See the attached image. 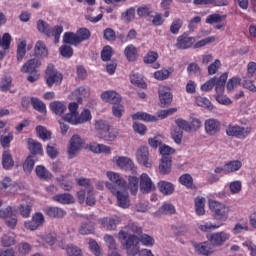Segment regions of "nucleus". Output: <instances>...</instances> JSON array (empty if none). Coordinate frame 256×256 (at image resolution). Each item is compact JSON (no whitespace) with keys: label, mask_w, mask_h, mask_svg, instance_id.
Here are the masks:
<instances>
[{"label":"nucleus","mask_w":256,"mask_h":256,"mask_svg":"<svg viewBox=\"0 0 256 256\" xmlns=\"http://www.w3.org/2000/svg\"><path fill=\"white\" fill-rule=\"evenodd\" d=\"M111 127L105 120H98L94 124V128L98 137L102 136Z\"/></svg>","instance_id":"a19ab883"},{"label":"nucleus","mask_w":256,"mask_h":256,"mask_svg":"<svg viewBox=\"0 0 256 256\" xmlns=\"http://www.w3.org/2000/svg\"><path fill=\"white\" fill-rule=\"evenodd\" d=\"M83 147V139L81 136L75 134L70 139V145L68 147V158L74 159L77 155V152Z\"/></svg>","instance_id":"ddd939ff"},{"label":"nucleus","mask_w":256,"mask_h":256,"mask_svg":"<svg viewBox=\"0 0 256 256\" xmlns=\"http://www.w3.org/2000/svg\"><path fill=\"white\" fill-rule=\"evenodd\" d=\"M66 253L68 256H83L81 249L73 244H70L66 247Z\"/></svg>","instance_id":"774afa93"},{"label":"nucleus","mask_w":256,"mask_h":256,"mask_svg":"<svg viewBox=\"0 0 256 256\" xmlns=\"http://www.w3.org/2000/svg\"><path fill=\"white\" fill-rule=\"evenodd\" d=\"M111 57H113V47L110 45L104 46L101 51L102 61H111Z\"/></svg>","instance_id":"052dcab7"},{"label":"nucleus","mask_w":256,"mask_h":256,"mask_svg":"<svg viewBox=\"0 0 256 256\" xmlns=\"http://www.w3.org/2000/svg\"><path fill=\"white\" fill-rule=\"evenodd\" d=\"M243 231H249V222L246 219H239L238 223L235 224L234 228L232 229V233L234 235H239V233H243Z\"/></svg>","instance_id":"f704fd0d"},{"label":"nucleus","mask_w":256,"mask_h":256,"mask_svg":"<svg viewBox=\"0 0 256 256\" xmlns=\"http://www.w3.org/2000/svg\"><path fill=\"white\" fill-rule=\"evenodd\" d=\"M91 39V30L85 27L79 28L76 33L65 32L63 35V43L65 45H73L78 47L84 41H89Z\"/></svg>","instance_id":"f03ea898"},{"label":"nucleus","mask_w":256,"mask_h":256,"mask_svg":"<svg viewBox=\"0 0 256 256\" xmlns=\"http://www.w3.org/2000/svg\"><path fill=\"white\" fill-rule=\"evenodd\" d=\"M35 55L38 57H47L49 55V50H47V46L45 45V42L38 40L35 44Z\"/></svg>","instance_id":"c9c22d12"},{"label":"nucleus","mask_w":256,"mask_h":256,"mask_svg":"<svg viewBox=\"0 0 256 256\" xmlns=\"http://www.w3.org/2000/svg\"><path fill=\"white\" fill-rule=\"evenodd\" d=\"M153 190V181L147 173H143L140 176V191L142 193H151Z\"/></svg>","instance_id":"5701e85b"},{"label":"nucleus","mask_w":256,"mask_h":256,"mask_svg":"<svg viewBox=\"0 0 256 256\" xmlns=\"http://www.w3.org/2000/svg\"><path fill=\"white\" fill-rule=\"evenodd\" d=\"M194 203L196 214L203 215L205 213V197L197 196Z\"/></svg>","instance_id":"c03bdc74"},{"label":"nucleus","mask_w":256,"mask_h":256,"mask_svg":"<svg viewBox=\"0 0 256 256\" xmlns=\"http://www.w3.org/2000/svg\"><path fill=\"white\" fill-rule=\"evenodd\" d=\"M68 109H69L70 113H67L66 115H64L62 117V119H63V121L70 123L71 122L70 115H72V119H74L75 116L79 113V112H77V109H79V104L77 102H71L68 106Z\"/></svg>","instance_id":"4c0bfd02"},{"label":"nucleus","mask_w":256,"mask_h":256,"mask_svg":"<svg viewBox=\"0 0 256 256\" xmlns=\"http://www.w3.org/2000/svg\"><path fill=\"white\" fill-rule=\"evenodd\" d=\"M177 125L176 129H180V131H191V123L184 119L178 118L175 120Z\"/></svg>","instance_id":"e2e57ef3"},{"label":"nucleus","mask_w":256,"mask_h":256,"mask_svg":"<svg viewBox=\"0 0 256 256\" xmlns=\"http://www.w3.org/2000/svg\"><path fill=\"white\" fill-rule=\"evenodd\" d=\"M124 55L130 63H133L137 61V57H139V52L137 51V47L133 44H129L125 49H124Z\"/></svg>","instance_id":"393cba45"},{"label":"nucleus","mask_w":256,"mask_h":256,"mask_svg":"<svg viewBox=\"0 0 256 256\" xmlns=\"http://www.w3.org/2000/svg\"><path fill=\"white\" fill-rule=\"evenodd\" d=\"M118 239L122 247L126 250L128 256H136L139 254L141 247L139 243L144 245V247H153L155 245V238L148 234L129 235L125 231H120L118 233Z\"/></svg>","instance_id":"f257e3e1"},{"label":"nucleus","mask_w":256,"mask_h":256,"mask_svg":"<svg viewBox=\"0 0 256 256\" xmlns=\"http://www.w3.org/2000/svg\"><path fill=\"white\" fill-rule=\"evenodd\" d=\"M70 125H83V123H87L93 119V116L91 115V111L89 109H84L80 115L79 113L74 116L70 115Z\"/></svg>","instance_id":"dca6fc26"},{"label":"nucleus","mask_w":256,"mask_h":256,"mask_svg":"<svg viewBox=\"0 0 256 256\" xmlns=\"http://www.w3.org/2000/svg\"><path fill=\"white\" fill-rule=\"evenodd\" d=\"M45 79L48 87L61 85V83H63V74L55 69V65L48 64L45 72Z\"/></svg>","instance_id":"423d86ee"},{"label":"nucleus","mask_w":256,"mask_h":256,"mask_svg":"<svg viewBox=\"0 0 256 256\" xmlns=\"http://www.w3.org/2000/svg\"><path fill=\"white\" fill-rule=\"evenodd\" d=\"M31 105L35 111H38V113H42L45 115L47 113V106L43 101L39 100V98L32 97L31 98Z\"/></svg>","instance_id":"ea45409f"},{"label":"nucleus","mask_w":256,"mask_h":256,"mask_svg":"<svg viewBox=\"0 0 256 256\" xmlns=\"http://www.w3.org/2000/svg\"><path fill=\"white\" fill-rule=\"evenodd\" d=\"M107 189L116 196L119 207L122 209L129 207V193L125 191L126 188L116 189L113 184H107Z\"/></svg>","instance_id":"0eeeda50"},{"label":"nucleus","mask_w":256,"mask_h":256,"mask_svg":"<svg viewBox=\"0 0 256 256\" xmlns=\"http://www.w3.org/2000/svg\"><path fill=\"white\" fill-rule=\"evenodd\" d=\"M159 100L161 107H167L173 102V94H171V88L167 86H160L158 89Z\"/></svg>","instance_id":"2eb2a0df"},{"label":"nucleus","mask_w":256,"mask_h":256,"mask_svg":"<svg viewBox=\"0 0 256 256\" xmlns=\"http://www.w3.org/2000/svg\"><path fill=\"white\" fill-rule=\"evenodd\" d=\"M53 201H56L57 203H61V205H71V203H75V199L73 198V195L69 193L56 194L53 196Z\"/></svg>","instance_id":"c85d7f7f"},{"label":"nucleus","mask_w":256,"mask_h":256,"mask_svg":"<svg viewBox=\"0 0 256 256\" xmlns=\"http://www.w3.org/2000/svg\"><path fill=\"white\" fill-rule=\"evenodd\" d=\"M89 151L100 155V153H105L106 155H111V147L105 144H99L97 142H92L88 145Z\"/></svg>","instance_id":"b1692460"},{"label":"nucleus","mask_w":256,"mask_h":256,"mask_svg":"<svg viewBox=\"0 0 256 256\" xmlns=\"http://www.w3.org/2000/svg\"><path fill=\"white\" fill-rule=\"evenodd\" d=\"M171 137L177 145H181V141H183V130L181 128H174L171 131Z\"/></svg>","instance_id":"69168bd1"},{"label":"nucleus","mask_w":256,"mask_h":256,"mask_svg":"<svg viewBox=\"0 0 256 256\" xmlns=\"http://www.w3.org/2000/svg\"><path fill=\"white\" fill-rule=\"evenodd\" d=\"M11 40V34L4 33L2 39L0 36V47H2L4 51H7L11 47Z\"/></svg>","instance_id":"bf43d9fd"},{"label":"nucleus","mask_w":256,"mask_h":256,"mask_svg":"<svg viewBox=\"0 0 256 256\" xmlns=\"http://www.w3.org/2000/svg\"><path fill=\"white\" fill-rule=\"evenodd\" d=\"M27 53V42L21 41L17 46V61H23V57Z\"/></svg>","instance_id":"13d9d810"},{"label":"nucleus","mask_w":256,"mask_h":256,"mask_svg":"<svg viewBox=\"0 0 256 256\" xmlns=\"http://www.w3.org/2000/svg\"><path fill=\"white\" fill-rule=\"evenodd\" d=\"M179 184L183 185L187 189H193V176L191 174H183L178 179Z\"/></svg>","instance_id":"a18cd8bd"},{"label":"nucleus","mask_w":256,"mask_h":256,"mask_svg":"<svg viewBox=\"0 0 256 256\" xmlns=\"http://www.w3.org/2000/svg\"><path fill=\"white\" fill-rule=\"evenodd\" d=\"M43 212L47 217H50L51 219H63L65 215H67V212L63 210V208L59 207H53V206H47L43 209Z\"/></svg>","instance_id":"6ab92c4d"},{"label":"nucleus","mask_w":256,"mask_h":256,"mask_svg":"<svg viewBox=\"0 0 256 256\" xmlns=\"http://www.w3.org/2000/svg\"><path fill=\"white\" fill-rule=\"evenodd\" d=\"M158 189L162 195H172V193L175 191V186H173V183L171 182L162 180L158 182Z\"/></svg>","instance_id":"7c9ffc66"},{"label":"nucleus","mask_w":256,"mask_h":256,"mask_svg":"<svg viewBox=\"0 0 256 256\" xmlns=\"http://www.w3.org/2000/svg\"><path fill=\"white\" fill-rule=\"evenodd\" d=\"M35 173H36L37 177L39 179H42L43 181H49V179H51V177H53L51 172H49V170H47V168H45V166H43V165L36 166Z\"/></svg>","instance_id":"473e14b6"},{"label":"nucleus","mask_w":256,"mask_h":256,"mask_svg":"<svg viewBox=\"0 0 256 256\" xmlns=\"http://www.w3.org/2000/svg\"><path fill=\"white\" fill-rule=\"evenodd\" d=\"M243 167V163L239 160H232L225 164V175H228V173H235L236 171H239Z\"/></svg>","instance_id":"2f4dec72"},{"label":"nucleus","mask_w":256,"mask_h":256,"mask_svg":"<svg viewBox=\"0 0 256 256\" xmlns=\"http://www.w3.org/2000/svg\"><path fill=\"white\" fill-rule=\"evenodd\" d=\"M175 206L173 204L166 203L158 210L161 215H175Z\"/></svg>","instance_id":"680f3d73"},{"label":"nucleus","mask_w":256,"mask_h":256,"mask_svg":"<svg viewBox=\"0 0 256 256\" xmlns=\"http://www.w3.org/2000/svg\"><path fill=\"white\" fill-rule=\"evenodd\" d=\"M182 27H183V20L181 18H176L172 21L170 25V33H172V35H178Z\"/></svg>","instance_id":"3c124183"},{"label":"nucleus","mask_w":256,"mask_h":256,"mask_svg":"<svg viewBox=\"0 0 256 256\" xmlns=\"http://www.w3.org/2000/svg\"><path fill=\"white\" fill-rule=\"evenodd\" d=\"M36 25L39 33H43V35H46V37H54V43H59L61 39V34L63 33L62 25H56L54 27H51L49 23L45 22L42 19L38 20Z\"/></svg>","instance_id":"20e7f679"},{"label":"nucleus","mask_w":256,"mask_h":256,"mask_svg":"<svg viewBox=\"0 0 256 256\" xmlns=\"http://www.w3.org/2000/svg\"><path fill=\"white\" fill-rule=\"evenodd\" d=\"M114 159L116 160V164L120 167V169H124V171H132V173H135L137 168L135 167V163H133L131 158L119 156L118 158L114 157Z\"/></svg>","instance_id":"a211bd4d"},{"label":"nucleus","mask_w":256,"mask_h":256,"mask_svg":"<svg viewBox=\"0 0 256 256\" xmlns=\"http://www.w3.org/2000/svg\"><path fill=\"white\" fill-rule=\"evenodd\" d=\"M196 105H198V107H204V109H208V111H213V104L205 97H196Z\"/></svg>","instance_id":"8fccbe9b"},{"label":"nucleus","mask_w":256,"mask_h":256,"mask_svg":"<svg viewBox=\"0 0 256 256\" xmlns=\"http://www.w3.org/2000/svg\"><path fill=\"white\" fill-rule=\"evenodd\" d=\"M99 139H103L104 141H115L117 139V131L109 127L100 137Z\"/></svg>","instance_id":"5fc2aeb1"},{"label":"nucleus","mask_w":256,"mask_h":256,"mask_svg":"<svg viewBox=\"0 0 256 256\" xmlns=\"http://www.w3.org/2000/svg\"><path fill=\"white\" fill-rule=\"evenodd\" d=\"M102 101L106 103H111V105H115L116 103H121V95L113 90L104 91L101 94Z\"/></svg>","instance_id":"412c9836"},{"label":"nucleus","mask_w":256,"mask_h":256,"mask_svg":"<svg viewBox=\"0 0 256 256\" xmlns=\"http://www.w3.org/2000/svg\"><path fill=\"white\" fill-rule=\"evenodd\" d=\"M130 83L139 87L140 89H147V83L143 80V77L138 73L130 74Z\"/></svg>","instance_id":"58836bf2"},{"label":"nucleus","mask_w":256,"mask_h":256,"mask_svg":"<svg viewBox=\"0 0 256 256\" xmlns=\"http://www.w3.org/2000/svg\"><path fill=\"white\" fill-rule=\"evenodd\" d=\"M172 158L162 157L159 164V171L161 175H169L171 173Z\"/></svg>","instance_id":"c756f323"},{"label":"nucleus","mask_w":256,"mask_h":256,"mask_svg":"<svg viewBox=\"0 0 256 256\" xmlns=\"http://www.w3.org/2000/svg\"><path fill=\"white\" fill-rule=\"evenodd\" d=\"M15 245V234L8 233L2 237V246L3 247H11Z\"/></svg>","instance_id":"338daca9"},{"label":"nucleus","mask_w":256,"mask_h":256,"mask_svg":"<svg viewBox=\"0 0 256 256\" xmlns=\"http://www.w3.org/2000/svg\"><path fill=\"white\" fill-rule=\"evenodd\" d=\"M41 67V60L33 58L27 61L22 68V73H37V69Z\"/></svg>","instance_id":"4be33fe9"},{"label":"nucleus","mask_w":256,"mask_h":256,"mask_svg":"<svg viewBox=\"0 0 256 256\" xmlns=\"http://www.w3.org/2000/svg\"><path fill=\"white\" fill-rule=\"evenodd\" d=\"M59 183L63 191H71V189H73V178H67L65 176H61L59 178Z\"/></svg>","instance_id":"09e8293b"},{"label":"nucleus","mask_w":256,"mask_h":256,"mask_svg":"<svg viewBox=\"0 0 256 256\" xmlns=\"http://www.w3.org/2000/svg\"><path fill=\"white\" fill-rule=\"evenodd\" d=\"M231 239V234L225 231L214 232L209 235L208 241L212 247H221Z\"/></svg>","instance_id":"1a4fd4ad"},{"label":"nucleus","mask_w":256,"mask_h":256,"mask_svg":"<svg viewBox=\"0 0 256 256\" xmlns=\"http://www.w3.org/2000/svg\"><path fill=\"white\" fill-rule=\"evenodd\" d=\"M120 231H124L125 233H128V235H142L143 234V228L139 226L136 222H129L128 225Z\"/></svg>","instance_id":"cd10ccee"},{"label":"nucleus","mask_w":256,"mask_h":256,"mask_svg":"<svg viewBox=\"0 0 256 256\" xmlns=\"http://www.w3.org/2000/svg\"><path fill=\"white\" fill-rule=\"evenodd\" d=\"M99 223L106 231H115L117 229V222L113 218H102L99 220Z\"/></svg>","instance_id":"72a5a7b5"},{"label":"nucleus","mask_w":256,"mask_h":256,"mask_svg":"<svg viewBox=\"0 0 256 256\" xmlns=\"http://www.w3.org/2000/svg\"><path fill=\"white\" fill-rule=\"evenodd\" d=\"M136 159L140 165L150 169L153 162L149 159V148L147 146H141L136 152Z\"/></svg>","instance_id":"4468645a"},{"label":"nucleus","mask_w":256,"mask_h":256,"mask_svg":"<svg viewBox=\"0 0 256 256\" xmlns=\"http://www.w3.org/2000/svg\"><path fill=\"white\" fill-rule=\"evenodd\" d=\"M225 19H227V15L214 13L207 16L205 23L208 25H214V23H221V21H225Z\"/></svg>","instance_id":"49530a36"},{"label":"nucleus","mask_w":256,"mask_h":256,"mask_svg":"<svg viewBox=\"0 0 256 256\" xmlns=\"http://www.w3.org/2000/svg\"><path fill=\"white\" fill-rule=\"evenodd\" d=\"M59 53L62 57H65V59H71V57H73V47L69 45H62L59 48Z\"/></svg>","instance_id":"0e129e2a"},{"label":"nucleus","mask_w":256,"mask_h":256,"mask_svg":"<svg viewBox=\"0 0 256 256\" xmlns=\"http://www.w3.org/2000/svg\"><path fill=\"white\" fill-rule=\"evenodd\" d=\"M50 110L55 113V115H63L67 111V106L61 101H54L50 103Z\"/></svg>","instance_id":"e433bc0d"},{"label":"nucleus","mask_w":256,"mask_h":256,"mask_svg":"<svg viewBox=\"0 0 256 256\" xmlns=\"http://www.w3.org/2000/svg\"><path fill=\"white\" fill-rule=\"evenodd\" d=\"M2 167L3 169L9 170L15 167V161L13 160V155L9 150H4L2 152Z\"/></svg>","instance_id":"a878e982"},{"label":"nucleus","mask_w":256,"mask_h":256,"mask_svg":"<svg viewBox=\"0 0 256 256\" xmlns=\"http://www.w3.org/2000/svg\"><path fill=\"white\" fill-rule=\"evenodd\" d=\"M204 128L207 135H210L211 137H213L217 135L219 131H221V122H219V120L214 118L207 119L204 123Z\"/></svg>","instance_id":"f3484780"},{"label":"nucleus","mask_w":256,"mask_h":256,"mask_svg":"<svg viewBox=\"0 0 256 256\" xmlns=\"http://www.w3.org/2000/svg\"><path fill=\"white\" fill-rule=\"evenodd\" d=\"M109 181L107 185H113L116 189H127V181L119 175L117 172L109 171L106 173Z\"/></svg>","instance_id":"f8f14e48"},{"label":"nucleus","mask_w":256,"mask_h":256,"mask_svg":"<svg viewBox=\"0 0 256 256\" xmlns=\"http://www.w3.org/2000/svg\"><path fill=\"white\" fill-rule=\"evenodd\" d=\"M19 213L24 219H29L31 216V211H33V206L31 204H21L18 207Z\"/></svg>","instance_id":"6e6d98bb"},{"label":"nucleus","mask_w":256,"mask_h":256,"mask_svg":"<svg viewBox=\"0 0 256 256\" xmlns=\"http://www.w3.org/2000/svg\"><path fill=\"white\" fill-rule=\"evenodd\" d=\"M128 187L132 195H137V191H139V178L136 176H129Z\"/></svg>","instance_id":"de8ad7c7"},{"label":"nucleus","mask_w":256,"mask_h":256,"mask_svg":"<svg viewBox=\"0 0 256 256\" xmlns=\"http://www.w3.org/2000/svg\"><path fill=\"white\" fill-rule=\"evenodd\" d=\"M253 129L251 127H243L239 125H229L228 128L226 129V135L228 137H236V139L244 140L251 135V131Z\"/></svg>","instance_id":"6e6552de"},{"label":"nucleus","mask_w":256,"mask_h":256,"mask_svg":"<svg viewBox=\"0 0 256 256\" xmlns=\"http://www.w3.org/2000/svg\"><path fill=\"white\" fill-rule=\"evenodd\" d=\"M159 59V53L156 51H148L147 54L144 56L143 61L146 65H151L155 63Z\"/></svg>","instance_id":"4d7b16f0"},{"label":"nucleus","mask_w":256,"mask_h":256,"mask_svg":"<svg viewBox=\"0 0 256 256\" xmlns=\"http://www.w3.org/2000/svg\"><path fill=\"white\" fill-rule=\"evenodd\" d=\"M211 245L209 242H202L194 245V247L199 255L209 256L213 253Z\"/></svg>","instance_id":"bb28decb"},{"label":"nucleus","mask_w":256,"mask_h":256,"mask_svg":"<svg viewBox=\"0 0 256 256\" xmlns=\"http://www.w3.org/2000/svg\"><path fill=\"white\" fill-rule=\"evenodd\" d=\"M195 41V37L189 36L187 32H184L182 35L177 37L175 47L176 49H180L182 51L192 49V47L195 45Z\"/></svg>","instance_id":"9d476101"},{"label":"nucleus","mask_w":256,"mask_h":256,"mask_svg":"<svg viewBox=\"0 0 256 256\" xmlns=\"http://www.w3.org/2000/svg\"><path fill=\"white\" fill-rule=\"evenodd\" d=\"M36 133L43 141H48V139H51V132H49V130L42 125L36 127Z\"/></svg>","instance_id":"864d4df0"},{"label":"nucleus","mask_w":256,"mask_h":256,"mask_svg":"<svg viewBox=\"0 0 256 256\" xmlns=\"http://www.w3.org/2000/svg\"><path fill=\"white\" fill-rule=\"evenodd\" d=\"M208 207L211 211L212 217L218 223H225L229 219V213L231 209L229 206L217 201V200H209Z\"/></svg>","instance_id":"7ed1b4c3"},{"label":"nucleus","mask_w":256,"mask_h":256,"mask_svg":"<svg viewBox=\"0 0 256 256\" xmlns=\"http://www.w3.org/2000/svg\"><path fill=\"white\" fill-rule=\"evenodd\" d=\"M228 78L229 74L227 72H224L219 78H211L201 86V91L208 92L211 91L213 87H215L216 93H218L219 95H223Z\"/></svg>","instance_id":"39448f33"},{"label":"nucleus","mask_w":256,"mask_h":256,"mask_svg":"<svg viewBox=\"0 0 256 256\" xmlns=\"http://www.w3.org/2000/svg\"><path fill=\"white\" fill-rule=\"evenodd\" d=\"M35 159L36 157L33 155H28L22 164L24 173H31L33 168L35 167Z\"/></svg>","instance_id":"79ce46f5"},{"label":"nucleus","mask_w":256,"mask_h":256,"mask_svg":"<svg viewBox=\"0 0 256 256\" xmlns=\"http://www.w3.org/2000/svg\"><path fill=\"white\" fill-rule=\"evenodd\" d=\"M132 119L133 121H157V117L153 116L151 114L145 113V112H137L135 114L132 115Z\"/></svg>","instance_id":"37998d69"},{"label":"nucleus","mask_w":256,"mask_h":256,"mask_svg":"<svg viewBox=\"0 0 256 256\" xmlns=\"http://www.w3.org/2000/svg\"><path fill=\"white\" fill-rule=\"evenodd\" d=\"M87 222H83L78 229L80 235H91L95 232L96 218L93 214L86 215Z\"/></svg>","instance_id":"9b49d317"},{"label":"nucleus","mask_w":256,"mask_h":256,"mask_svg":"<svg viewBox=\"0 0 256 256\" xmlns=\"http://www.w3.org/2000/svg\"><path fill=\"white\" fill-rule=\"evenodd\" d=\"M219 227H223V223L213 224L211 222H206L199 226L200 231L203 233H209V231H215V229H219Z\"/></svg>","instance_id":"603ef678"},{"label":"nucleus","mask_w":256,"mask_h":256,"mask_svg":"<svg viewBox=\"0 0 256 256\" xmlns=\"http://www.w3.org/2000/svg\"><path fill=\"white\" fill-rule=\"evenodd\" d=\"M27 147L28 151H30L29 155H33V157H35V155H43V145L41 142H37V140L33 138H28Z\"/></svg>","instance_id":"aec40b11"}]
</instances>
